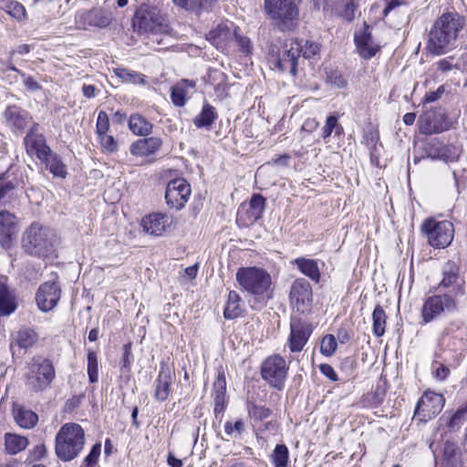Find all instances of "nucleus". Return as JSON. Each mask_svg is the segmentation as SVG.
<instances>
[{
    "mask_svg": "<svg viewBox=\"0 0 467 467\" xmlns=\"http://www.w3.org/2000/svg\"><path fill=\"white\" fill-rule=\"evenodd\" d=\"M172 378L171 371L165 363H161V370L155 381L154 397L159 401H165L171 391Z\"/></svg>",
    "mask_w": 467,
    "mask_h": 467,
    "instance_id": "nucleus-25",
    "label": "nucleus"
},
{
    "mask_svg": "<svg viewBox=\"0 0 467 467\" xmlns=\"http://www.w3.org/2000/svg\"><path fill=\"white\" fill-rule=\"evenodd\" d=\"M244 311L242 298L235 291H230L228 299L223 311V317L226 319L238 317Z\"/></svg>",
    "mask_w": 467,
    "mask_h": 467,
    "instance_id": "nucleus-31",
    "label": "nucleus"
},
{
    "mask_svg": "<svg viewBox=\"0 0 467 467\" xmlns=\"http://www.w3.org/2000/svg\"><path fill=\"white\" fill-rule=\"evenodd\" d=\"M326 125L327 127H329L330 129H332L333 130H335L337 134L340 133L341 128L338 127V125H337V118L336 116H334V115L329 116L327 119Z\"/></svg>",
    "mask_w": 467,
    "mask_h": 467,
    "instance_id": "nucleus-63",
    "label": "nucleus"
},
{
    "mask_svg": "<svg viewBox=\"0 0 467 467\" xmlns=\"http://www.w3.org/2000/svg\"><path fill=\"white\" fill-rule=\"evenodd\" d=\"M294 45L295 47H299V57L302 55L305 58L314 57L320 50L317 43L309 40H296Z\"/></svg>",
    "mask_w": 467,
    "mask_h": 467,
    "instance_id": "nucleus-40",
    "label": "nucleus"
},
{
    "mask_svg": "<svg viewBox=\"0 0 467 467\" xmlns=\"http://www.w3.org/2000/svg\"><path fill=\"white\" fill-rule=\"evenodd\" d=\"M171 222V218L166 214L153 213L144 217L141 224L147 234L161 236L170 229Z\"/></svg>",
    "mask_w": 467,
    "mask_h": 467,
    "instance_id": "nucleus-22",
    "label": "nucleus"
},
{
    "mask_svg": "<svg viewBox=\"0 0 467 467\" xmlns=\"http://www.w3.org/2000/svg\"><path fill=\"white\" fill-rule=\"evenodd\" d=\"M421 231L427 237L428 244L436 249L449 246L454 236L453 224L446 220L437 221L428 218L422 223Z\"/></svg>",
    "mask_w": 467,
    "mask_h": 467,
    "instance_id": "nucleus-7",
    "label": "nucleus"
},
{
    "mask_svg": "<svg viewBox=\"0 0 467 467\" xmlns=\"http://www.w3.org/2000/svg\"><path fill=\"white\" fill-rule=\"evenodd\" d=\"M464 26L465 18L457 12L442 13L427 33V51L434 56H441L454 50Z\"/></svg>",
    "mask_w": 467,
    "mask_h": 467,
    "instance_id": "nucleus-1",
    "label": "nucleus"
},
{
    "mask_svg": "<svg viewBox=\"0 0 467 467\" xmlns=\"http://www.w3.org/2000/svg\"><path fill=\"white\" fill-rule=\"evenodd\" d=\"M438 291L449 293L450 296H455L459 300L464 296L465 290L463 282H460L459 267L456 263L448 261L442 268V279L438 285Z\"/></svg>",
    "mask_w": 467,
    "mask_h": 467,
    "instance_id": "nucleus-11",
    "label": "nucleus"
},
{
    "mask_svg": "<svg viewBox=\"0 0 467 467\" xmlns=\"http://www.w3.org/2000/svg\"><path fill=\"white\" fill-rule=\"evenodd\" d=\"M56 235L52 230L39 223H32L24 233L23 248L26 253L47 256L53 250Z\"/></svg>",
    "mask_w": 467,
    "mask_h": 467,
    "instance_id": "nucleus-5",
    "label": "nucleus"
},
{
    "mask_svg": "<svg viewBox=\"0 0 467 467\" xmlns=\"http://www.w3.org/2000/svg\"><path fill=\"white\" fill-rule=\"evenodd\" d=\"M129 128L136 135L147 136L151 133L153 125L140 114H132L129 119Z\"/></svg>",
    "mask_w": 467,
    "mask_h": 467,
    "instance_id": "nucleus-32",
    "label": "nucleus"
},
{
    "mask_svg": "<svg viewBox=\"0 0 467 467\" xmlns=\"http://www.w3.org/2000/svg\"><path fill=\"white\" fill-rule=\"evenodd\" d=\"M16 307L15 298L9 293L7 287L0 283V315H9L15 311Z\"/></svg>",
    "mask_w": 467,
    "mask_h": 467,
    "instance_id": "nucleus-36",
    "label": "nucleus"
},
{
    "mask_svg": "<svg viewBox=\"0 0 467 467\" xmlns=\"http://www.w3.org/2000/svg\"><path fill=\"white\" fill-rule=\"evenodd\" d=\"M300 271L310 277L312 280L318 282L320 278V273L317 264L313 259L297 258L295 260Z\"/></svg>",
    "mask_w": 467,
    "mask_h": 467,
    "instance_id": "nucleus-34",
    "label": "nucleus"
},
{
    "mask_svg": "<svg viewBox=\"0 0 467 467\" xmlns=\"http://www.w3.org/2000/svg\"><path fill=\"white\" fill-rule=\"evenodd\" d=\"M26 152L29 155H36L40 160L47 159L50 155L51 149L46 142L45 136L39 132L38 124H34L24 139Z\"/></svg>",
    "mask_w": 467,
    "mask_h": 467,
    "instance_id": "nucleus-17",
    "label": "nucleus"
},
{
    "mask_svg": "<svg viewBox=\"0 0 467 467\" xmlns=\"http://www.w3.org/2000/svg\"><path fill=\"white\" fill-rule=\"evenodd\" d=\"M444 403L445 400L441 394L425 391L417 402L414 417L420 421H428L441 411Z\"/></svg>",
    "mask_w": 467,
    "mask_h": 467,
    "instance_id": "nucleus-10",
    "label": "nucleus"
},
{
    "mask_svg": "<svg viewBox=\"0 0 467 467\" xmlns=\"http://www.w3.org/2000/svg\"><path fill=\"white\" fill-rule=\"evenodd\" d=\"M299 57V47H295L294 43L290 48L283 50L282 54H277L275 57L274 64L281 71L289 70L296 75L297 67V58Z\"/></svg>",
    "mask_w": 467,
    "mask_h": 467,
    "instance_id": "nucleus-24",
    "label": "nucleus"
},
{
    "mask_svg": "<svg viewBox=\"0 0 467 467\" xmlns=\"http://www.w3.org/2000/svg\"><path fill=\"white\" fill-rule=\"evenodd\" d=\"M55 378L53 364L45 358H34L26 375V386L34 392L46 389Z\"/></svg>",
    "mask_w": 467,
    "mask_h": 467,
    "instance_id": "nucleus-8",
    "label": "nucleus"
},
{
    "mask_svg": "<svg viewBox=\"0 0 467 467\" xmlns=\"http://www.w3.org/2000/svg\"><path fill=\"white\" fill-rule=\"evenodd\" d=\"M88 374L91 383H95L99 379L98 359L94 351L88 353Z\"/></svg>",
    "mask_w": 467,
    "mask_h": 467,
    "instance_id": "nucleus-48",
    "label": "nucleus"
},
{
    "mask_svg": "<svg viewBox=\"0 0 467 467\" xmlns=\"http://www.w3.org/2000/svg\"><path fill=\"white\" fill-rule=\"evenodd\" d=\"M290 302L298 312L305 313L309 310L312 303V288L304 278L294 281L290 290Z\"/></svg>",
    "mask_w": 467,
    "mask_h": 467,
    "instance_id": "nucleus-15",
    "label": "nucleus"
},
{
    "mask_svg": "<svg viewBox=\"0 0 467 467\" xmlns=\"http://www.w3.org/2000/svg\"><path fill=\"white\" fill-rule=\"evenodd\" d=\"M217 118L215 109L209 103H205L200 114L194 118V124L197 128H205L210 130L213 121Z\"/></svg>",
    "mask_w": 467,
    "mask_h": 467,
    "instance_id": "nucleus-33",
    "label": "nucleus"
},
{
    "mask_svg": "<svg viewBox=\"0 0 467 467\" xmlns=\"http://www.w3.org/2000/svg\"><path fill=\"white\" fill-rule=\"evenodd\" d=\"M8 13L17 20H23L26 16L25 6L18 2H11L9 4Z\"/></svg>",
    "mask_w": 467,
    "mask_h": 467,
    "instance_id": "nucleus-55",
    "label": "nucleus"
},
{
    "mask_svg": "<svg viewBox=\"0 0 467 467\" xmlns=\"http://www.w3.org/2000/svg\"><path fill=\"white\" fill-rule=\"evenodd\" d=\"M218 0H192L190 11L200 14L202 11H209Z\"/></svg>",
    "mask_w": 467,
    "mask_h": 467,
    "instance_id": "nucleus-53",
    "label": "nucleus"
},
{
    "mask_svg": "<svg viewBox=\"0 0 467 467\" xmlns=\"http://www.w3.org/2000/svg\"><path fill=\"white\" fill-rule=\"evenodd\" d=\"M337 339L333 335H326L320 343V351L323 355L330 357L337 348Z\"/></svg>",
    "mask_w": 467,
    "mask_h": 467,
    "instance_id": "nucleus-49",
    "label": "nucleus"
},
{
    "mask_svg": "<svg viewBox=\"0 0 467 467\" xmlns=\"http://www.w3.org/2000/svg\"><path fill=\"white\" fill-rule=\"evenodd\" d=\"M5 117L12 126L17 130H24L26 126V120L16 107H8L5 112Z\"/></svg>",
    "mask_w": 467,
    "mask_h": 467,
    "instance_id": "nucleus-42",
    "label": "nucleus"
},
{
    "mask_svg": "<svg viewBox=\"0 0 467 467\" xmlns=\"http://www.w3.org/2000/svg\"><path fill=\"white\" fill-rule=\"evenodd\" d=\"M100 448L101 445L99 443H97L92 447L90 452L84 460V462L87 464V467H94L100 454Z\"/></svg>",
    "mask_w": 467,
    "mask_h": 467,
    "instance_id": "nucleus-58",
    "label": "nucleus"
},
{
    "mask_svg": "<svg viewBox=\"0 0 467 467\" xmlns=\"http://www.w3.org/2000/svg\"><path fill=\"white\" fill-rule=\"evenodd\" d=\"M163 18L157 8H140L134 15L133 26L141 32L157 33L161 30Z\"/></svg>",
    "mask_w": 467,
    "mask_h": 467,
    "instance_id": "nucleus-14",
    "label": "nucleus"
},
{
    "mask_svg": "<svg viewBox=\"0 0 467 467\" xmlns=\"http://www.w3.org/2000/svg\"><path fill=\"white\" fill-rule=\"evenodd\" d=\"M15 340L20 348L27 349L37 341V335L32 329H22L17 332Z\"/></svg>",
    "mask_w": 467,
    "mask_h": 467,
    "instance_id": "nucleus-39",
    "label": "nucleus"
},
{
    "mask_svg": "<svg viewBox=\"0 0 467 467\" xmlns=\"http://www.w3.org/2000/svg\"><path fill=\"white\" fill-rule=\"evenodd\" d=\"M272 410L268 408L259 405H252L249 408V415L255 420H263L270 417Z\"/></svg>",
    "mask_w": 467,
    "mask_h": 467,
    "instance_id": "nucleus-51",
    "label": "nucleus"
},
{
    "mask_svg": "<svg viewBox=\"0 0 467 467\" xmlns=\"http://www.w3.org/2000/svg\"><path fill=\"white\" fill-rule=\"evenodd\" d=\"M265 12L282 31H294L299 23V9L294 0H265Z\"/></svg>",
    "mask_w": 467,
    "mask_h": 467,
    "instance_id": "nucleus-4",
    "label": "nucleus"
},
{
    "mask_svg": "<svg viewBox=\"0 0 467 467\" xmlns=\"http://www.w3.org/2000/svg\"><path fill=\"white\" fill-rule=\"evenodd\" d=\"M358 54L364 59H370L380 50L371 36V28L366 23L355 33L354 38Z\"/></svg>",
    "mask_w": 467,
    "mask_h": 467,
    "instance_id": "nucleus-19",
    "label": "nucleus"
},
{
    "mask_svg": "<svg viewBox=\"0 0 467 467\" xmlns=\"http://www.w3.org/2000/svg\"><path fill=\"white\" fill-rule=\"evenodd\" d=\"M162 140L158 137L140 139L130 145V153L135 156H150L160 150Z\"/></svg>",
    "mask_w": 467,
    "mask_h": 467,
    "instance_id": "nucleus-26",
    "label": "nucleus"
},
{
    "mask_svg": "<svg viewBox=\"0 0 467 467\" xmlns=\"http://www.w3.org/2000/svg\"><path fill=\"white\" fill-rule=\"evenodd\" d=\"M13 414L16 422L24 429H32L38 421L37 414L23 406L15 405Z\"/></svg>",
    "mask_w": 467,
    "mask_h": 467,
    "instance_id": "nucleus-28",
    "label": "nucleus"
},
{
    "mask_svg": "<svg viewBox=\"0 0 467 467\" xmlns=\"http://www.w3.org/2000/svg\"><path fill=\"white\" fill-rule=\"evenodd\" d=\"M442 144L443 143L437 139L431 140L424 146L426 155L432 160H439Z\"/></svg>",
    "mask_w": 467,
    "mask_h": 467,
    "instance_id": "nucleus-50",
    "label": "nucleus"
},
{
    "mask_svg": "<svg viewBox=\"0 0 467 467\" xmlns=\"http://www.w3.org/2000/svg\"><path fill=\"white\" fill-rule=\"evenodd\" d=\"M112 21L111 14L100 8H93L77 15L76 24L86 29L88 26L107 27Z\"/></svg>",
    "mask_w": 467,
    "mask_h": 467,
    "instance_id": "nucleus-20",
    "label": "nucleus"
},
{
    "mask_svg": "<svg viewBox=\"0 0 467 467\" xmlns=\"http://www.w3.org/2000/svg\"><path fill=\"white\" fill-rule=\"evenodd\" d=\"M239 285L249 294L272 298L274 292L273 281L270 274L259 267H242L236 273Z\"/></svg>",
    "mask_w": 467,
    "mask_h": 467,
    "instance_id": "nucleus-3",
    "label": "nucleus"
},
{
    "mask_svg": "<svg viewBox=\"0 0 467 467\" xmlns=\"http://www.w3.org/2000/svg\"><path fill=\"white\" fill-rule=\"evenodd\" d=\"M195 82L189 79H181L171 88V99L176 107H183L189 97L190 90L195 88Z\"/></svg>",
    "mask_w": 467,
    "mask_h": 467,
    "instance_id": "nucleus-27",
    "label": "nucleus"
},
{
    "mask_svg": "<svg viewBox=\"0 0 467 467\" xmlns=\"http://www.w3.org/2000/svg\"><path fill=\"white\" fill-rule=\"evenodd\" d=\"M234 40H235L238 43V46L240 47V49L243 52H249L250 40L248 37L243 36L239 34V28L236 29V36H234Z\"/></svg>",
    "mask_w": 467,
    "mask_h": 467,
    "instance_id": "nucleus-59",
    "label": "nucleus"
},
{
    "mask_svg": "<svg viewBox=\"0 0 467 467\" xmlns=\"http://www.w3.org/2000/svg\"><path fill=\"white\" fill-rule=\"evenodd\" d=\"M451 327H446L441 334L440 343L441 346H444L448 351L454 353L452 357L453 364L451 365L455 367L460 364L462 353L467 349V342L463 330L458 328L453 334H451Z\"/></svg>",
    "mask_w": 467,
    "mask_h": 467,
    "instance_id": "nucleus-12",
    "label": "nucleus"
},
{
    "mask_svg": "<svg viewBox=\"0 0 467 467\" xmlns=\"http://www.w3.org/2000/svg\"><path fill=\"white\" fill-rule=\"evenodd\" d=\"M17 232L15 214L5 210L0 211V244L4 247L9 246Z\"/></svg>",
    "mask_w": 467,
    "mask_h": 467,
    "instance_id": "nucleus-23",
    "label": "nucleus"
},
{
    "mask_svg": "<svg viewBox=\"0 0 467 467\" xmlns=\"http://www.w3.org/2000/svg\"><path fill=\"white\" fill-rule=\"evenodd\" d=\"M252 213H253V209L249 207L244 213H239L238 220L244 221V223H246V224H252V223H255L259 218L253 219V217L254 215Z\"/></svg>",
    "mask_w": 467,
    "mask_h": 467,
    "instance_id": "nucleus-61",
    "label": "nucleus"
},
{
    "mask_svg": "<svg viewBox=\"0 0 467 467\" xmlns=\"http://www.w3.org/2000/svg\"><path fill=\"white\" fill-rule=\"evenodd\" d=\"M366 143L368 144V148L370 151V158L372 161L374 159H378L379 153V148L382 146H378L379 141V134L376 130H368L365 135Z\"/></svg>",
    "mask_w": 467,
    "mask_h": 467,
    "instance_id": "nucleus-44",
    "label": "nucleus"
},
{
    "mask_svg": "<svg viewBox=\"0 0 467 467\" xmlns=\"http://www.w3.org/2000/svg\"><path fill=\"white\" fill-rule=\"evenodd\" d=\"M244 430V424L242 420L235 421L234 423L232 421H227L224 425V432L228 436H232L234 432L238 435H241Z\"/></svg>",
    "mask_w": 467,
    "mask_h": 467,
    "instance_id": "nucleus-57",
    "label": "nucleus"
},
{
    "mask_svg": "<svg viewBox=\"0 0 467 467\" xmlns=\"http://www.w3.org/2000/svg\"><path fill=\"white\" fill-rule=\"evenodd\" d=\"M436 364L438 367L435 369V378L441 381L445 380L450 374V368L443 364H439L438 362Z\"/></svg>",
    "mask_w": 467,
    "mask_h": 467,
    "instance_id": "nucleus-60",
    "label": "nucleus"
},
{
    "mask_svg": "<svg viewBox=\"0 0 467 467\" xmlns=\"http://www.w3.org/2000/svg\"><path fill=\"white\" fill-rule=\"evenodd\" d=\"M289 451L285 444L275 446L271 458L275 467H286L288 463Z\"/></svg>",
    "mask_w": 467,
    "mask_h": 467,
    "instance_id": "nucleus-41",
    "label": "nucleus"
},
{
    "mask_svg": "<svg viewBox=\"0 0 467 467\" xmlns=\"http://www.w3.org/2000/svg\"><path fill=\"white\" fill-rule=\"evenodd\" d=\"M467 407L459 409L447 422V428L450 431H458L467 419Z\"/></svg>",
    "mask_w": 467,
    "mask_h": 467,
    "instance_id": "nucleus-46",
    "label": "nucleus"
},
{
    "mask_svg": "<svg viewBox=\"0 0 467 467\" xmlns=\"http://www.w3.org/2000/svg\"><path fill=\"white\" fill-rule=\"evenodd\" d=\"M288 365L280 355L268 357L261 366V376L272 388L282 390L287 376Z\"/></svg>",
    "mask_w": 467,
    "mask_h": 467,
    "instance_id": "nucleus-9",
    "label": "nucleus"
},
{
    "mask_svg": "<svg viewBox=\"0 0 467 467\" xmlns=\"http://www.w3.org/2000/svg\"><path fill=\"white\" fill-rule=\"evenodd\" d=\"M312 333L311 326L299 319H292L288 346L292 352H300Z\"/></svg>",
    "mask_w": 467,
    "mask_h": 467,
    "instance_id": "nucleus-21",
    "label": "nucleus"
},
{
    "mask_svg": "<svg viewBox=\"0 0 467 467\" xmlns=\"http://www.w3.org/2000/svg\"><path fill=\"white\" fill-rule=\"evenodd\" d=\"M236 26L233 22L225 21L219 23L214 28L211 29L206 36L210 41L218 49H225L236 36Z\"/></svg>",
    "mask_w": 467,
    "mask_h": 467,
    "instance_id": "nucleus-18",
    "label": "nucleus"
},
{
    "mask_svg": "<svg viewBox=\"0 0 467 467\" xmlns=\"http://www.w3.org/2000/svg\"><path fill=\"white\" fill-rule=\"evenodd\" d=\"M249 207L253 209L254 217L261 218L265 208V199L261 194H254L250 200Z\"/></svg>",
    "mask_w": 467,
    "mask_h": 467,
    "instance_id": "nucleus-47",
    "label": "nucleus"
},
{
    "mask_svg": "<svg viewBox=\"0 0 467 467\" xmlns=\"http://www.w3.org/2000/svg\"><path fill=\"white\" fill-rule=\"evenodd\" d=\"M442 456L445 467H462L461 450L456 442L446 441Z\"/></svg>",
    "mask_w": 467,
    "mask_h": 467,
    "instance_id": "nucleus-29",
    "label": "nucleus"
},
{
    "mask_svg": "<svg viewBox=\"0 0 467 467\" xmlns=\"http://www.w3.org/2000/svg\"><path fill=\"white\" fill-rule=\"evenodd\" d=\"M43 163H45L46 167L53 173L55 176L64 178L67 174L65 165L61 161L60 158L57 153H54L52 150L50 155L47 156V159L40 160Z\"/></svg>",
    "mask_w": 467,
    "mask_h": 467,
    "instance_id": "nucleus-35",
    "label": "nucleus"
},
{
    "mask_svg": "<svg viewBox=\"0 0 467 467\" xmlns=\"http://www.w3.org/2000/svg\"><path fill=\"white\" fill-rule=\"evenodd\" d=\"M60 296V285L54 280L47 281L39 286L36 294V301L39 309L47 312L57 305Z\"/></svg>",
    "mask_w": 467,
    "mask_h": 467,
    "instance_id": "nucleus-16",
    "label": "nucleus"
},
{
    "mask_svg": "<svg viewBox=\"0 0 467 467\" xmlns=\"http://www.w3.org/2000/svg\"><path fill=\"white\" fill-rule=\"evenodd\" d=\"M116 75L125 82L145 84L144 76L126 68H119L116 71Z\"/></svg>",
    "mask_w": 467,
    "mask_h": 467,
    "instance_id": "nucleus-43",
    "label": "nucleus"
},
{
    "mask_svg": "<svg viewBox=\"0 0 467 467\" xmlns=\"http://www.w3.org/2000/svg\"><path fill=\"white\" fill-rule=\"evenodd\" d=\"M190 195L191 186L182 178L171 180L166 187L165 199L171 208L176 210L182 209L188 202Z\"/></svg>",
    "mask_w": 467,
    "mask_h": 467,
    "instance_id": "nucleus-13",
    "label": "nucleus"
},
{
    "mask_svg": "<svg viewBox=\"0 0 467 467\" xmlns=\"http://www.w3.org/2000/svg\"><path fill=\"white\" fill-rule=\"evenodd\" d=\"M459 300L449 293L439 292L425 298L421 306V318L425 324L431 323L447 313L458 310Z\"/></svg>",
    "mask_w": 467,
    "mask_h": 467,
    "instance_id": "nucleus-6",
    "label": "nucleus"
},
{
    "mask_svg": "<svg viewBox=\"0 0 467 467\" xmlns=\"http://www.w3.org/2000/svg\"><path fill=\"white\" fill-rule=\"evenodd\" d=\"M420 130L423 134H432L440 132L438 127L431 122L429 115L421 116L419 119Z\"/></svg>",
    "mask_w": 467,
    "mask_h": 467,
    "instance_id": "nucleus-52",
    "label": "nucleus"
},
{
    "mask_svg": "<svg viewBox=\"0 0 467 467\" xmlns=\"http://www.w3.org/2000/svg\"><path fill=\"white\" fill-rule=\"evenodd\" d=\"M461 152V149L455 145L442 144L439 160L444 161L446 162H453L458 161Z\"/></svg>",
    "mask_w": 467,
    "mask_h": 467,
    "instance_id": "nucleus-45",
    "label": "nucleus"
},
{
    "mask_svg": "<svg viewBox=\"0 0 467 467\" xmlns=\"http://www.w3.org/2000/svg\"><path fill=\"white\" fill-rule=\"evenodd\" d=\"M373 319V333L377 337H381L385 333L386 328V319L387 316L385 310L380 306H377L374 308L372 314Z\"/></svg>",
    "mask_w": 467,
    "mask_h": 467,
    "instance_id": "nucleus-38",
    "label": "nucleus"
},
{
    "mask_svg": "<svg viewBox=\"0 0 467 467\" xmlns=\"http://www.w3.org/2000/svg\"><path fill=\"white\" fill-rule=\"evenodd\" d=\"M109 129V119L105 111H99L97 119V133L101 135L107 133Z\"/></svg>",
    "mask_w": 467,
    "mask_h": 467,
    "instance_id": "nucleus-56",
    "label": "nucleus"
},
{
    "mask_svg": "<svg viewBox=\"0 0 467 467\" xmlns=\"http://www.w3.org/2000/svg\"><path fill=\"white\" fill-rule=\"evenodd\" d=\"M320 370L321 372L326 375L327 378H329L332 380H337V374L334 370V368L328 365V364H322L320 365Z\"/></svg>",
    "mask_w": 467,
    "mask_h": 467,
    "instance_id": "nucleus-62",
    "label": "nucleus"
},
{
    "mask_svg": "<svg viewBox=\"0 0 467 467\" xmlns=\"http://www.w3.org/2000/svg\"><path fill=\"white\" fill-rule=\"evenodd\" d=\"M28 445L26 437L16 433L5 434V447L8 454L15 455L24 451Z\"/></svg>",
    "mask_w": 467,
    "mask_h": 467,
    "instance_id": "nucleus-30",
    "label": "nucleus"
},
{
    "mask_svg": "<svg viewBox=\"0 0 467 467\" xmlns=\"http://www.w3.org/2000/svg\"><path fill=\"white\" fill-rule=\"evenodd\" d=\"M101 147L104 150L109 152H114L118 149V144L113 136L108 135L107 133L99 135Z\"/></svg>",
    "mask_w": 467,
    "mask_h": 467,
    "instance_id": "nucleus-54",
    "label": "nucleus"
},
{
    "mask_svg": "<svg viewBox=\"0 0 467 467\" xmlns=\"http://www.w3.org/2000/svg\"><path fill=\"white\" fill-rule=\"evenodd\" d=\"M85 433L82 427L74 422L64 424L56 435L55 452L62 462H70L83 450Z\"/></svg>",
    "mask_w": 467,
    "mask_h": 467,
    "instance_id": "nucleus-2",
    "label": "nucleus"
},
{
    "mask_svg": "<svg viewBox=\"0 0 467 467\" xmlns=\"http://www.w3.org/2000/svg\"><path fill=\"white\" fill-rule=\"evenodd\" d=\"M83 95L88 98H94L97 94V88L93 85H84L82 88Z\"/></svg>",
    "mask_w": 467,
    "mask_h": 467,
    "instance_id": "nucleus-64",
    "label": "nucleus"
},
{
    "mask_svg": "<svg viewBox=\"0 0 467 467\" xmlns=\"http://www.w3.org/2000/svg\"><path fill=\"white\" fill-rule=\"evenodd\" d=\"M386 389L378 386L373 391L366 394L361 401V407H378L385 400Z\"/></svg>",
    "mask_w": 467,
    "mask_h": 467,
    "instance_id": "nucleus-37",
    "label": "nucleus"
}]
</instances>
